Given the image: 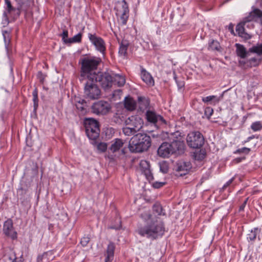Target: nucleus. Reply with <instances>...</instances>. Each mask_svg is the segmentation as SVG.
I'll use <instances>...</instances> for the list:
<instances>
[{
    "mask_svg": "<svg viewBox=\"0 0 262 262\" xmlns=\"http://www.w3.org/2000/svg\"><path fill=\"white\" fill-rule=\"evenodd\" d=\"M164 232V223L158 217L152 219L146 226L138 229L139 234L152 241L162 237Z\"/></svg>",
    "mask_w": 262,
    "mask_h": 262,
    "instance_id": "nucleus-1",
    "label": "nucleus"
},
{
    "mask_svg": "<svg viewBox=\"0 0 262 262\" xmlns=\"http://www.w3.org/2000/svg\"><path fill=\"white\" fill-rule=\"evenodd\" d=\"M150 145V137L145 133H138L130 139L128 148L132 152H142L147 150Z\"/></svg>",
    "mask_w": 262,
    "mask_h": 262,
    "instance_id": "nucleus-2",
    "label": "nucleus"
},
{
    "mask_svg": "<svg viewBox=\"0 0 262 262\" xmlns=\"http://www.w3.org/2000/svg\"><path fill=\"white\" fill-rule=\"evenodd\" d=\"M101 60L99 58H85L81 61V77H86L90 74L96 73L95 71L97 69L98 66L100 64Z\"/></svg>",
    "mask_w": 262,
    "mask_h": 262,
    "instance_id": "nucleus-3",
    "label": "nucleus"
},
{
    "mask_svg": "<svg viewBox=\"0 0 262 262\" xmlns=\"http://www.w3.org/2000/svg\"><path fill=\"white\" fill-rule=\"evenodd\" d=\"M167 139L170 142L169 143L173 154L180 155L184 153L185 145L183 138L179 132L170 134Z\"/></svg>",
    "mask_w": 262,
    "mask_h": 262,
    "instance_id": "nucleus-4",
    "label": "nucleus"
},
{
    "mask_svg": "<svg viewBox=\"0 0 262 262\" xmlns=\"http://www.w3.org/2000/svg\"><path fill=\"white\" fill-rule=\"evenodd\" d=\"M88 79L99 82L104 90L110 89L113 83V76L108 72L94 73L89 75Z\"/></svg>",
    "mask_w": 262,
    "mask_h": 262,
    "instance_id": "nucleus-5",
    "label": "nucleus"
},
{
    "mask_svg": "<svg viewBox=\"0 0 262 262\" xmlns=\"http://www.w3.org/2000/svg\"><path fill=\"white\" fill-rule=\"evenodd\" d=\"M85 133L90 139L96 140L99 136L98 122L93 118H87L84 121Z\"/></svg>",
    "mask_w": 262,
    "mask_h": 262,
    "instance_id": "nucleus-6",
    "label": "nucleus"
},
{
    "mask_svg": "<svg viewBox=\"0 0 262 262\" xmlns=\"http://www.w3.org/2000/svg\"><path fill=\"white\" fill-rule=\"evenodd\" d=\"M95 82V80L88 79L84 89V96L92 100L98 99L101 93L99 88Z\"/></svg>",
    "mask_w": 262,
    "mask_h": 262,
    "instance_id": "nucleus-7",
    "label": "nucleus"
},
{
    "mask_svg": "<svg viewBox=\"0 0 262 262\" xmlns=\"http://www.w3.org/2000/svg\"><path fill=\"white\" fill-rule=\"evenodd\" d=\"M115 9L116 14L121 23L123 25H126L128 18L129 9L125 0L118 2Z\"/></svg>",
    "mask_w": 262,
    "mask_h": 262,
    "instance_id": "nucleus-8",
    "label": "nucleus"
},
{
    "mask_svg": "<svg viewBox=\"0 0 262 262\" xmlns=\"http://www.w3.org/2000/svg\"><path fill=\"white\" fill-rule=\"evenodd\" d=\"M188 145L192 148H199L204 143L203 135L199 132H192L189 133L186 139Z\"/></svg>",
    "mask_w": 262,
    "mask_h": 262,
    "instance_id": "nucleus-9",
    "label": "nucleus"
},
{
    "mask_svg": "<svg viewBox=\"0 0 262 262\" xmlns=\"http://www.w3.org/2000/svg\"><path fill=\"white\" fill-rule=\"evenodd\" d=\"M111 108L108 102L102 100L94 103L92 106V112L97 115H105L110 111Z\"/></svg>",
    "mask_w": 262,
    "mask_h": 262,
    "instance_id": "nucleus-10",
    "label": "nucleus"
},
{
    "mask_svg": "<svg viewBox=\"0 0 262 262\" xmlns=\"http://www.w3.org/2000/svg\"><path fill=\"white\" fill-rule=\"evenodd\" d=\"M88 37L93 45L95 46L96 49L104 55L105 51V46L103 39L97 36L96 34L89 33Z\"/></svg>",
    "mask_w": 262,
    "mask_h": 262,
    "instance_id": "nucleus-11",
    "label": "nucleus"
},
{
    "mask_svg": "<svg viewBox=\"0 0 262 262\" xmlns=\"http://www.w3.org/2000/svg\"><path fill=\"white\" fill-rule=\"evenodd\" d=\"M124 124L140 131L143 127V121L138 116H132L124 120Z\"/></svg>",
    "mask_w": 262,
    "mask_h": 262,
    "instance_id": "nucleus-12",
    "label": "nucleus"
},
{
    "mask_svg": "<svg viewBox=\"0 0 262 262\" xmlns=\"http://www.w3.org/2000/svg\"><path fill=\"white\" fill-rule=\"evenodd\" d=\"M146 118L148 122L154 124L156 123H159V124H166V122L163 117L152 111L148 110L146 112Z\"/></svg>",
    "mask_w": 262,
    "mask_h": 262,
    "instance_id": "nucleus-13",
    "label": "nucleus"
},
{
    "mask_svg": "<svg viewBox=\"0 0 262 262\" xmlns=\"http://www.w3.org/2000/svg\"><path fill=\"white\" fill-rule=\"evenodd\" d=\"M158 154L163 158H167L173 154L170 143L166 142L163 143L158 149Z\"/></svg>",
    "mask_w": 262,
    "mask_h": 262,
    "instance_id": "nucleus-14",
    "label": "nucleus"
},
{
    "mask_svg": "<svg viewBox=\"0 0 262 262\" xmlns=\"http://www.w3.org/2000/svg\"><path fill=\"white\" fill-rule=\"evenodd\" d=\"M191 168L189 162L180 161L177 164L176 171L178 175L183 176L186 174Z\"/></svg>",
    "mask_w": 262,
    "mask_h": 262,
    "instance_id": "nucleus-15",
    "label": "nucleus"
},
{
    "mask_svg": "<svg viewBox=\"0 0 262 262\" xmlns=\"http://www.w3.org/2000/svg\"><path fill=\"white\" fill-rule=\"evenodd\" d=\"M251 21H247L246 17L244 18L243 22L238 24L236 27V32L237 33L238 35L245 39H249L251 36L247 33L245 32V29L244 26L246 25L247 23L250 22Z\"/></svg>",
    "mask_w": 262,
    "mask_h": 262,
    "instance_id": "nucleus-16",
    "label": "nucleus"
},
{
    "mask_svg": "<svg viewBox=\"0 0 262 262\" xmlns=\"http://www.w3.org/2000/svg\"><path fill=\"white\" fill-rule=\"evenodd\" d=\"M140 168L143 173L148 181L154 179V177L150 169L149 163L146 161H141L140 162Z\"/></svg>",
    "mask_w": 262,
    "mask_h": 262,
    "instance_id": "nucleus-17",
    "label": "nucleus"
},
{
    "mask_svg": "<svg viewBox=\"0 0 262 262\" xmlns=\"http://www.w3.org/2000/svg\"><path fill=\"white\" fill-rule=\"evenodd\" d=\"M4 231L6 235L10 236L12 238L16 237V232L13 228L12 223L10 221H6L4 225Z\"/></svg>",
    "mask_w": 262,
    "mask_h": 262,
    "instance_id": "nucleus-18",
    "label": "nucleus"
},
{
    "mask_svg": "<svg viewBox=\"0 0 262 262\" xmlns=\"http://www.w3.org/2000/svg\"><path fill=\"white\" fill-rule=\"evenodd\" d=\"M258 18H260V23L262 25V11L258 8H254L246 17V20L253 21Z\"/></svg>",
    "mask_w": 262,
    "mask_h": 262,
    "instance_id": "nucleus-19",
    "label": "nucleus"
},
{
    "mask_svg": "<svg viewBox=\"0 0 262 262\" xmlns=\"http://www.w3.org/2000/svg\"><path fill=\"white\" fill-rule=\"evenodd\" d=\"M141 78L149 86H153L155 82L152 77L145 70L142 69L141 73Z\"/></svg>",
    "mask_w": 262,
    "mask_h": 262,
    "instance_id": "nucleus-20",
    "label": "nucleus"
},
{
    "mask_svg": "<svg viewBox=\"0 0 262 262\" xmlns=\"http://www.w3.org/2000/svg\"><path fill=\"white\" fill-rule=\"evenodd\" d=\"M115 249V246L114 244L110 242L107 247L105 262H112L114 258Z\"/></svg>",
    "mask_w": 262,
    "mask_h": 262,
    "instance_id": "nucleus-21",
    "label": "nucleus"
},
{
    "mask_svg": "<svg viewBox=\"0 0 262 262\" xmlns=\"http://www.w3.org/2000/svg\"><path fill=\"white\" fill-rule=\"evenodd\" d=\"M54 256L53 255L52 251L45 252L42 255H38L37 262H49L52 260Z\"/></svg>",
    "mask_w": 262,
    "mask_h": 262,
    "instance_id": "nucleus-22",
    "label": "nucleus"
},
{
    "mask_svg": "<svg viewBox=\"0 0 262 262\" xmlns=\"http://www.w3.org/2000/svg\"><path fill=\"white\" fill-rule=\"evenodd\" d=\"M235 47L236 48V54L238 56L241 58H245L248 56L249 52L246 51L244 46L239 43H236Z\"/></svg>",
    "mask_w": 262,
    "mask_h": 262,
    "instance_id": "nucleus-23",
    "label": "nucleus"
},
{
    "mask_svg": "<svg viewBox=\"0 0 262 262\" xmlns=\"http://www.w3.org/2000/svg\"><path fill=\"white\" fill-rule=\"evenodd\" d=\"M17 4L20 8L22 11H26L33 3V0H15Z\"/></svg>",
    "mask_w": 262,
    "mask_h": 262,
    "instance_id": "nucleus-24",
    "label": "nucleus"
},
{
    "mask_svg": "<svg viewBox=\"0 0 262 262\" xmlns=\"http://www.w3.org/2000/svg\"><path fill=\"white\" fill-rule=\"evenodd\" d=\"M124 105L127 110L133 111L136 108V102L132 98L126 97L124 99Z\"/></svg>",
    "mask_w": 262,
    "mask_h": 262,
    "instance_id": "nucleus-25",
    "label": "nucleus"
},
{
    "mask_svg": "<svg viewBox=\"0 0 262 262\" xmlns=\"http://www.w3.org/2000/svg\"><path fill=\"white\" fill-rule=\"evenodd\" d=\"M123 142L120 139H116L112 142L111 147L109 149L112 152H115L119 150L121 147L123 145Z\"/></svg>",
    "mask_w": 262,
    "mask_h": 262,
    "instance_id": "nucleus-26",
    "label": "nucleus"
},
{
    "mask_svg": "<svg viewBox=\"0 0 262 262\" xmlns=\"http://www.w3.org/2000/svg\"><path fill=\"white\" fill-rule=\"evenodd\" d=\"M129 46V42L126 40H123L120 43L119 54L122 56H125L127 54V50Z\"/></svg>",
    "mask_w": 262,
    "mask_h": 262,
    "instance_id": "nucleus-27",
    "label": "nucleus"
},
{
    "mask_svg": "<svg viewBox=\"0 0 262 262\" xmlns=\"http://www.w3.org/2000/svg\"><path fill=\"white\" fill-rule=\"evenodd\" d=\"M139 107L141 111H144L147 108L149 105L148 99L144 97H138V98Z\"/></svg>",
    "mask_w": 262,
    "mask_h": 262,
    "instance_id": "nucleus-28",
    "label": "nucleus"
},
{
    "mask_svg": "<svg viewBox=\"0 0 262 262\" xmlns=\"http://www.w3.org/2000/svg\"><path fill=\"white\" fill-rule=\"evenodd\" d=\"M113 83H116L118 86H122L125 83V78L118 74H115L113 76Z\"/></svg>",
    "mask_w": 262,
    "mask_h": 262,
    "instance_id": "nucleus-29",
    "label": "nucleus"
},
{
    "mask_svg": "<svg viewBox=\"0 0 262 262\" xmlns=\"http://www.w3.org/2000/svg\"><path fill=\"white\" fill-rule=\"evenodd\" d=\"M7 10L9 14H12L14 13L15 16L18 17L19 16L20 12L22 11V8H20L18 5H17L16 7H14L12 5L9 7Z\"/></svg>",
    "mask_w": 262,
    "mask_h": 262,
    "instance_id": "nucleus-30",
    "label": "nucleus"
},
{
    "mask_svg": "<svg viewBox=\"0 0 262 262\" xmlns=\"http://www.w3.org/2000/svg\"><path fill=\"white\" fill-rule=\"evenodd\" d=\"M122 132L125 136H130L135 134L139 131L136 130L133 127H130L128 125H125V127H123Z\"/></svg>",
    "mask_w": 262,
    "mask_h": 262,
    "instance_id": "nucleus-31",
    "label": "nucleus"
},
{
    "mask_svg": "<svg viewBox=\"0 0 262 262\" xmlns=\"http://www.w3.org/2000/svg\"><path fill=\"white\" fill-rule=\"evenodd\" d=\"M249 52L255 53L258 55H262V43H257L249 49Z\"/></svg>",
    "mask_w": 262,
    "mask_h": 262,
    "instance_id": "nucleus-32",
    "label": "nucleus"
},
{
    "mask_svg": "<svg viewBox=\"0 0 262 262\" xmlns=\"http://www.w3.org/2000/svg\"><path fill=\"white\" fill-rule=\"evenodd\" d=\"M260 232V230L255 228L254 230H252L248 234L247 239L251 241H253L255 239L257 234Z\"/></svg>",
    "mask_w": 262,
    "mask_h": 262,
    "instance_id": "nucleus-33",
    "label": "nucleus"
},
{
    "mask_svg": "<svg viewBox=\"0 0 262 262\" xmlns=\"http://www.w3.org/2000/svg\"><path fill=\"white\" fill-rule=\"evenodd\" d=\"M153 211L158 215H165V213L163 212V208L161 204L156 203L153 206Z\"/></svg>",
    "mask_w": 262,
    "mask_h": 262,
    "instance_id": "nucleus-34",
    "label": "nucleus"
},
{
    "mask_svg": "<svg viewBox=\"0 0 262 262\" xmlns=\"http://www.w3.org/2000/svg\"><path fill=\"white\" fill-rule=\"evenodd\" d=\"M208 49L211 50L219 51L220 49V43L217 40H212L209 43Z\"/></svg>",
    "mask_w": 262,
    "mask_h": 262,
    "instance_id": "nucleus-35",
    "label": "nucleus"
},
{
    "mask_svg": "<svg viewBox=\"0 0 262 262\" xmlns=\"http://www.w3.org/2000/svg\"><path fill=\"white\" fill-rule=\"evenodd\" d=\"M168 135L167 133L161 132L160 134H152L151 136L153 138H157L158 140H164L167 138Z\"/></svg>",
    "mask_w": 262,
    "mask_h": 262,
    "instance_id": "nucleus-36",
    "label": "nucleus"
},
{
    "mask_svg": "<svg viewBox=\"0 0 262 262\" xmlns=\"http://www.w3.org/2000/svg\"><path fill=\"white\" fill-rule=\"evenodd\" d=\"M82 33H79L77 35L74 36L73 37L69 38L68 40V43L74 42H80L81 40Z\"/></svg>",
    "mask_w": 262,
    "mask_h": 262,
    "instance_id": "nucleus-37",
    "label": "nucleus"
},
{
    "mask_svg": "<svg viewBox=\"0 0 262 262\" xmlns=\"http://www.w3.org/2000/svg\"><path fill=\"white\" fill-rule=\"evenodd\" d=\"M140 216V217L145 221H147L148 220H150L149 221H150L152 220V219H155L153 216L147 211L141 213Z\"/></svg>",
    "mask_w": 262,
    "mask_h": 262,
    "instance_id": "nucleus-38",
    "label": "nucleus"
},
{
    "mask_svg": "<svg viewBox=\"0 0 262 262\" xmlns=\"http://www.w3.org/2000/svg\"><path fill=\"white\" fill-rule=\"evenodd\" d=\"M251 128L254 132L258 131L262 129V124L260 121H256L252 124Z\"/></svg>",
    "mask_w": 262,
    "mask_h": 262,
    "instance_id": "nucleus-39",
    "label": "nucleus"
},
{
    "mask_svg": "<svg viewBox=\"0 0 262 262\" xmlns=\"http://www.w3.org/2000/svg\"><path fill=\"white\" fill-rule=\"evenodd\" d=\"M160 169V171L164 173H166L168 171V166L166 162H162L159 163Z\"/></svg>",
    "mask_w": 262,
    "mask_h": 262,
    "instance_id": "nucleus-40",
    "label": "nucleus"
},
{
    "mask_svg": "<svg viewBox=\"0 0 262 262\" xmlns=\"http://www.w3.org/2000/svg\"><path fill=\"white\" fill-rule=\"evenodd\" d=\"M213 100H215V101L216 102H219L220 101V99L218 98L215 96H207L206 97H203L202 98V101L205 103L210 102Z\"/></svg>",
    "mask_w": 262,
    "mask_h": 262,
    "instance_id": "nucleus-41",
    "label": "nucleus"
},
{
    "mask_svg": "<svg viewBox=\"0 0 262 262\" xmlns=\"http://www.w3.org/2000/svg\"><path fill=\"white\" fill-rule=\"evenodd\" d=\"M32 95L33 97V100L34 102V108L36 109L38 106V96H37V91L36 89H35Z\"/></svg>",
    "mask_w": 262,
    "mask_h": 262,
    "instance_id": "nucleus-42",
    "label": "nucleus"
},
{
    "mask_svg": "<svg viewBox=\"0 0 262 262\" xmlns=\"http://www.w3.org/2000/svg\"><path fill=\"white\" fill-rule=\"evenodd\" d=\"M97 148L100 152H104L107 149V144L104 142H100L97 144Z\"/></svg>",
    "mask_w": 262,
    "mask_h": 262,
    "instance_id": "nucleus-43",
    "label": "nucleus"
},
{
    "mask_svg": "<svg viewBox=\"0 0 262 262\" xmlns=\"http://www.w3.org/2000/svg\"><path fill=\"white\" fill-rule=\"evenodd\" d=\"M3 35L4 36V41L6 45L8 44L10 41V38L9 36V32L7 31H4L3 32Z\"/></svg>",
    "mask_w": 262,
    "mask_h": 262,
    "instance_id": "nucleus-44",
    "label": "nucleus"
},
{
    "mask_svg": "<svg viewBox=\"0 0 262 262\" xmlns=\"http://www.w3.org/2000/svg\"><path fill=\"white\" fill-rule=\"evenodd\" d=\"M76 107L80 111L82 112L85 110V107H86V104L85 103H81L80 101H78L76 103Z\"/></svg>",
    "mask_w": 262,
    "mask_h": 262,
    "instance_id": "nucleus-45",
    "label": "nucleus"
},
{
    "mask_svg": "<svg viewBox=\"0 0 262 262\" xmlns=\"http://www.w3.org/2000/svg\"><path fill=\"white\" fill-rule=\"evenodd\" d=\"M250 151V149L247 147H243L241 149H237L234 153L235 154H241V153H245L248 154Z\"/></svg>",
    "mask_w": 262,
    "mask_h": 262,
    "instance_id": "nucleus-46",
    "label": "nucleus"
},
{
    "mask_svg": "<svg viewBox=\"0 0 262 262\" xmlns=\"http://www.w3.org/2000/svg\"><path fill=\"white\" fill-rule=\"evenodd\" d=\"M62 36V40H63L64 42L66 43H68V31L67 30H63L62 34L61 35Z\"/></svg>",
    "mask_w": 262,
    "mask_h": 262,
    "instance_id": "nucleus-47",
    "label": "nucleus"
},
{
    "mask_svg": "<svg viewBox=\"0 0 262 262\" xmlns=\"http://www.w3.org/2000/svg\"><path fill=\"white\" fill-rule=\"evenodd\" d=\"M213 112V109L210 107H206L205 110V114L208 118L212 115Z\"/></svg>",
    "mask_w": 262,
    "mask_h": 262,
    "instance_id": "nucleus-48",
    "label": "nucleus"
},
{
    "mask_svg": "<svg viewBox=\"0 0 262 262\" xmlns=\"http://www.w3.org/2000/svg\"><path fill=\"white\" fill-rule=\"evenodd\" d=\"M90 241V238L88 237H83L80 241L81 244L83 246H86Z\"/></svg>",
    "mask_w": 262,
    "mask_h": 262,
    "instance_id": "nucleus-49",
    "label": "nucleus"
},
{
    "mask_svg": "<svg viewBox=\"0 0 262 262\" xmlns=\"http://www.w3.org/2000/svg\"><path fill=\"white\" fill-rule=\"evenodd\" d=\"M250 64L253 66H256L259 64V60L255 58H252L249 60Z\"/></svg>",
    "mask_w": 262,
    "mask_h": 262,
    "instance_id": "nucleus-50",
    "label": "nucleus"
},
{
    "mask_svg": "<svg viewBox=\"0 0 262 262\" xmlns=\"http://www.w3.org/2000/svg\"><path fill=\"white\" fill-rule=\"evenodd\" d=\"M164 184H165V183H163V182H156L153 183L152 186L155 188H159L162 187L163 186H164Z\"/></svg>",
    "mask_w": 262,
    "mask_h": 262,
    "instance_id": "nucleus-51",
    "label": "nucleus"
},
{
    "mask_svg": "<svg viewBox=\"0 0 262 262\" xmlns=\"http://www.w3.org/2000/svg\"><path fill=\"white\" fill-rule=\"evenodd\" d=\"M37 77L41 83L43 82L45 76L43 75L41 72H38Z\"/></svg>",
    "mask_w": 262,
    "mask_h": 262,
    "instance_id": "nucleus-52",
    "label": "nucleus"
},
{
    "mask_svg": "<svg viewBox=\"0 0 262 262\" xmlns=\"http://www.w3.org/2000/svg\"><path fill=\"white\" fill-rule=\"evenodd\" d=\"M114 121L117 123H118V124H121V122H122V120L120 117L119 115L116 114L114 117Z\"/></svg>",
    "mask_w": 262,
    "mask_h": 262,
    "instance_id": "nucleus-53",
    "label": "nucleus"
},
{
    "mask_svg": "<svg viewBox=\"0 0 262 262\" xmlns=\"http://www.w3.org/2000/svg\"><path fill=\"white\" fill-rule=\"evenodd\" d=\"M6 262H21L20 260H17L16 258L14 259H11L10 257L6 259Z\"/></svg>",
    "mask_w": 262,
    "mask_h": 262,
    "instance_id": "nucleus-54",
    "label": "nucleus"
},
{
    "mask_svg": "<svg viewBox=\"0 0 262 262\" xmlns=\"http://www.w3.org/2000/svg\"><path fill=\"white\" fill-rule=\"evenodd\" d=\"M234 180V178H232V179H231L230 180H229L223 186V189H225L226 188V187H227L228 186H229L233 182Z\"/></svg>",
    "mask_w": 262,
    "mask_h": 262,
    "instance_id": "nucleus-55",
    "label": "nucleus"
},
{
    "mask_svg": "<svg viewBox=\"0 0 262 262\" xmlns=\"http://www.w3.org/2000/svg\"><path fill=\"white\" fill-rule=\"evenodd\" d=\"M248 199V198H247V199H246L244 201V202L243 204H242V205L239 207V210H240V211H241V210H244V208H245V206H246V204H247V202Z\"/></svg>",
    "mask_w": 262,
    "mask_h": 262,
    "instance_id": "nucleus-56",
    "label": "nucleus"
},
{
    "mask_svg": "<svg viewBox=\"0 0 262 262\" xmlns=\"http://www.w3.org/2000/svg\"><path fill=\"white\" fill-rule=\"evenodd\" d=\"M5 2L7 6V9L12 6L10 0H5Z\"/></svg>",
    "mask_w": 262,
    "mask_h": 262,
    "instance_id": "nucleus-57",
    "label": "nucleus"
},
{
    "mask_svg": "<svg viewBox=\"0 0 262 262\" xmlns=\"http://www.w3.org/2000/svg\"><path fill=\"white\" fill-rule=\"evenodd\" d=\"M229 30L231 31V33H233V26L232 24H230L229 26Z\"/></svg>",
    "mask_w": 262,
    "mask_h": 262,
    "instance_id": "nucleus-58",
    "label": "nucleus"
},
{
    "mask_svg": "<svg viewBox=\"0 0 262 262\" xmlns=\"http://www.w3.org/2000/svg\"><path fill=\"white\" fill-rule=\"evenodd\" d=\"M254 138V136H252L248 138L247 140L245 141V143L249 141L250 140L253 139Z\"/></svg>",
    "mask_w": 262,
    "mask_h": 262,
    "instance_id": "nucleus-59",
    "label": "nucleus"
},
{
    "mask_svg": "<svg viewBox=\"0 0 262 262\" xmlns=\"http://www.w3.org/2000/svg\"><path fill=\"white\" fill-rule=\"evenodd\" d=\"M79 101H80L81 103H85V104H86V101L84 100H83V99L80 100Z\"/></svg>",
    "mask_w": 262,
    "mask_h": 262,
    "instance_id": "nucleus-60",
    "label": "nucleus"
},
{
    "mask_svg": "<svg viewBox=\"0 0 262 262\" xmlns=\"http://www.w3.org/2000/svg\"><path fill=\"white\" fill-rule=\"evenodd\" d=\"M4 15L5 16V17H7V13L6 12H4Z\"/></svg>",
    "mask_w": 262,
    "mask_h": 262,
    "instance_id": "nucleus-61",
    "label": "nucleus"
},
{
    "mask_svg": "<svg viewBox=\"0 0 262 262\" xmlns=\"http://www.w3.org/2000/svg\"><path fill=\"white\" fill-rule=\"evenodd\" d=\"M124 150H125V149H124V148L122 149V152H123V154H125V151H124Z\"/></svg>",
    "mask_w": 262,
    "mask_h": 262,
    "instance_id": "nucleus-62",
    "label": "nucleus"
},
{
    "mask_svg": "<svg viewBox=\"0 0 262 262\" xmlns=\"http://www.w3.org/2000/svg\"><path fill=\"white\" fill-rule=\"evenodd\" d=\"M260 5H261V6H262V0H261V2H260Z\"/></svg>",
    "mask_w": 262,
    "mask_h": 262,
    "instance_id": "nucleus-63",
    "label": "nucleus"
}]
</instances>
